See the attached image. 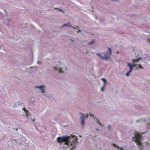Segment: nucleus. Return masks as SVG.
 I'll return each instance as SVG.
<instances>
[{"mask_svg": "<svg viewBox=\"0 0 150 150\" xmlns=\"http://www.w3.org/2000/svg\"><path fill=\"white\" fill-rule=\"evenodd\" d=\"M37 64H42V62L40 61H38L37 62Z\"/></svg>", "mask_w": 150, "mask_h": 150, "instance_id": "23", "label": "nucleus"}, {"mask_svg": "<svg viewBox=\"0 0 150 150\" xmlns=\"http://www.w3.org/2000/svg\"><path fill=\"white\" fill-rule=\"evenodd\" d=\"M145 133V132L141 133L138 132H135L134 133V136L132 138V140L136 143L140 150H142L143 148V146L141 142L142 134Z\"/></svg>", "mask_w": 150, "mask_h": 150, "instance_id": "2", "label": "nucleus"}, {"mask_svg": "<svg viewBox=\"0 0 150 150\" xmlns=\"http://www.w3.org/2000/svg\"><path fill=\"white\" fill-rule=\"evenodd\" d=\"M13 141H15V142L16 143L19 144L21 143L22 142L21 139H17L13 140Z\"/></svg>", "mask_w": 150, "mask_h": 150, "instance_id": "11", "label": "nucleus"}, {"mask_svg": "<svg viewBox=\"0 0 150 150\" xmlns=\"http://www.w3.org/2000/svg\"><path fill=\"white\" fill-rule=\"evenodd\" d=\"M146 146H148L149 145V144L148 142H146L145 143Z\"/></svg>", "mask_w": 150, "mask_h": 150, "instance_id": "24", "label": "nucleus"}, {"mask_svg": "<svg viewBox=\"0 0 150 150\" xmlns=\"http://www.w3.org/2000/svg\"><path fill=\"white\" fill-rule=\"evenodd\" d=\"M76 29L78 30V31H77H77H79V30H78L77 29Z\"/></svg>", "mask_w": 150, "mask_h": 150, "instance_id": "32", "label": "nucleus"}, {"mask_svg": "<svg viewBox=\"0 0 150 150\" xmlns=\"http://www.w3.org/2000/svg\"><path fill=\"white\" fill-rule=\"evenodd\" d=\"M23 110L25 112L27 118H30L31 120H33L34 122L35 121V119L34 118L32 119L31 118V114L29 111L26 110L25 108H23Z\"/></svg>", "mask_w": 150, "mask_h": 150, "instance_id": "9", "label": "nucleus"}, {"mask_svg": "<svg viewBox=\"0 0 150 150\" xmlns=\"http://www.w3.org/2000/svg\"><path fill=\"white\" fill-rule=\"evenodd\" d=\"M9 21H10L9 20H7V23H6V22H4V24H5L7 25L8 26V23H9Z\"/></svg>", "mask_w": 150, "mask_h": 150, "instance_id": "21", "label": "nucleus"}, {"mask_svg": "<svg viewBox=\"0 0 150 150\" xmlns=\"http://www.w3.org/2000/svg\"><path fill=\"white\" fill-rule=\"evenodd\" d=\"M54 9H58L59 11H62V12H64V11L63 10L61 9H60L59 8H55Z\"/></svg>", "mask_w": 150, "mask_h": 150, "instance_id": "22", "label": "nucleus"}, {"mask_svg": "<svg viewBox=\"0 0 150 150\" xmlns=\"http://www.w3.org/2000/svg\"><path fill=\"white\" fill-rule=\"evenodd\" d=\"M132 71H129L126 74V75L127 76H128L129 75V74Z\"/></svg>", "mask_w": 150, "mask_h": 150, "instance_id": "19", "label": "nucleus"}, {"mask_svg": "<svg viewBox=\"0 0 150 150\" xmlns=\"http://www.w3.org/2000/svg\"><path fill=\"white\" fill-rule=\"evenodd\" d=\"M2 47V46L1 45H0V49H1V48Z\"/></svg>", "mask_w": 150, "mask_h": 150, "instance_id": "29", "label": "nucleus"}, {"mask_svg": "<svg viewBox=\"0 0 150 150\" xmlns=\"http://www.w3.org/2000/svg\"><path fill=\"white\" fill-rule=\"evenodd\" d=\"M88 115H84L83 114H81V124L82 125V127L83 128L85 125V122L84 120L87 118L88 117Z\"/></svg>", "mask_w": 150, "mask_h": 150, "instance_id": "7", "label": "nucleus"}, {"mask_svg": "<svg viewBox=\"0 0 150 150\" xmlns=\"http://www.w3.org/2000/svg\"><path fill=\"white\" fill-rule=\"evenodd\" d=\"M140 60L139 58H136L133 59H132V64H131L129 63H128L127 65L129 68L130 70L129 71H132L133 70V67H136L137 64L136 63L139 62Z\"/></svg>", "mask_w": 150, "mask_h": 150, "instance_id": "6", "label": "nucleus"}, {"mask_svg": "<svg viewBox=\"0 0 150 150\" xmlns=\"http://www.w3.org/2000/svg\"><path fill=\"white\" fill-rule=\"evenodd\" d=\"M94 119L96 122L100 126L103 127H104V126L103 125L102 123L100 122V120L98 119L96 117H94Z\"/></svg>", "mask_w": 150, "mask_h": 150, "instance_id": "10", "label": "nucleus"}, {"mask_svg": "<svg viewBox=\"0 0 150 150\" xmlns=\"http://www.w3.org/2000/svg\"><path fill=\"white\" fill-rule=\"evenodd\" d=\"M147 41L150 44V38H149L147 39Z\"/></svg>", "mask_w": 150, "mask_h": 150, "instance_id": "25", "label": "nucleus"}, {"mask_svg": "<svg viewBox=\"0 0 150 150\" xmlns=\"http://www.w3.org/2000/svg\"><path fill=\"white\" fill-rule=\"evenodd\" d=\"M70 41H71V42H73V43H75V40L74 39H70Z\"/></svg>", "mask_w": 150, "mask_h": 150, "instance_id": "20", "label": "nucleus"}, {"mask_svg": "<svg viewBox=\"0 0 150 150\" xmlns=\"http://www.w3.org/2000/svg\"><path fill=\"white\" fill-rule=\"evenodd\" d=\"M23 104L21 103H20V102H18V103H16L15 104H14V106H15L16 107H18V106H19V105H23Z\"/></svg>", "mask_w": 150, "mask_h": 150, "instance_id": "13", "label": "nucleus"}, {"mask_svg": "<svg viewBox=\"0 0 150 150\" xmlns=\"http://www.w3.org/2000/svg\"><path fill=\"white\" fill-rule=\"evenodd\" d=\"M117 54H118V53H119V52H117Z\"/></svg>", "mask_w": 150, "mask_h": 150, "instance_id": "31", "label": "nucleus"}, {"mask_svg": "<svg viewBox=\"0 0 150 150\" xmlns=\"http://www.w3.org/2000/svg\"><path fill=\"white\" fill-rule=\"evenodd\" d=\"M78 140L76 137L72 135L60 137L57 138L58 142L62 145L61 148L62 150H66L67 148L70 150L74 149L76 147V143L78 142Z\"/></svg>", "mask_w": 150, "mask_h": 150, "instance_id": "1", "label": "nucleus"}, {"mask_svg": "<svg viewBox=\"0 0 150 150\" xmlns=\"http://www.w3.org/2000/svg\"><path fill=\"white\" fill-rule=\"evenodd\" d=\"M90 116L92 117H93V115H92L91 114H90Z\"/></svg>", "mask_w": 150, "mask_h": 150, "instance_id": "30", "label": "nucleus"}, {"mask_svg": "<svg viewBox=\"0 0 150 150\" xmlns=\"http://www.w3.org/2000/svg\"><path fill=\"white\" fill-rule=\"evenodd\" d=\"M110 53L108 52H103L102 53H97L96 55L99 57L101 59L105 61L109 60L110 58V56L112 53L111 49L109 47L108 48Z\"/></svg>", "mask_w": 150, "mask_h": 150, "instance_id": "4", "label": "nucleus"}, {"mask_svg": "<svg viewBox=\"0 0 150 150\" xmlns=\"http://www.w3.org/2000/svg\"><path fill=\"white\" fill-rule=\"evenodd\" d=\"M105 86H104L103 85V86L101 88L100 91L101 92H103L105 89Z\"/></svg>", "mask_w": 150, "mask_h": 150, "instance_id": "17", "label": "nucleus"}, {"mask_svg": "<svg viewBox=\"0 0 150 150\" xmlns=\"http://www.w3.org/2000/svg\"><path fill=\"white\" fill-rule=\"evenodd\" d=\"M112 127L110 125H109L107 127V129L109 131H111Z\"/></svg>", "mask_w": 150, "mask_h": 150, "instance_id": "15", "label": "nucleus"}, {"mask_svg": "<svg viewBox=\"0 0 150 150\" xmlns=\"http://www.w3.org/2000/svg\"><path fill=\"white\" fill-rule=\"evenodd\" d=\"M65 26H67L70 28H72L74 29H77L78 30H79V31H77V33H79L81 31L79 29V26H76V27H73L71 25L70 22H69L67 24H64L62 26V27H63Z\"/></svg>", "mask_w": 150, "mask_h": 150, "instance_id": "8", "label": "nucleus"}, {"mask_svg": "<svg viewBox=\"0 0 150 150\" xmlns=\"http://www.w3.org/2000/svg\"><path fill=\"white\" fill-rule=\"evenodd\" d=\"M113 2H117L118 1V0H112Z\"/></svg>", "mask_w": 150, "mask_h": 150, "instance_id": "26", "label": "nucleus"}, {"mask_svg": "<svg viewBox=\"0 0 150 150\" xmlns=\"http://www.w3.org/2000/svg\"><path fill=\"white\" fill-rule=\"evenodd\" d=\"M101 79L103 82V85L104 86H106V85L107 83V82L106 79L105 78H102Z\"/></svg>", "mask_w": 150, "mask_h": 150, "instance_id": "12", "label": "nucleus"}, {"mask_svg": "<svg viewBox=\"0 0 150 150\" xmlns=\"http://www.w3.org/2000/svg\"><path fill=\"white\" fill-rule=\"evenodd\" d=\"M52 69L59 73L64 74L67 71L66 66L61 62H58L56 65L52 67Z\"/></svg>", "mask_w": 150, "mask_h": 150, "instance_id": "3", "label": "nucleus"}, {"mask_svg": "<svg viewBox=\"0 0 150 150\" xmlns=\"http://www.w3.org/2000/svg\"><path fill=\"white\" fill-rule=\"evenodd\" d=\"M95 129L97 131H100V129H98L97 128H96Z\"/></svg>", "mask_w": 150, "mask_h": 150, "instance_id": "28", "label": "nucleus"}, {"mask_svg": "<svg viewBox=\"0 0 150 150\" xmlns=\"http://www.w3.org/2000/svg\"><path fill=\"white\" fill-rule=\"evenodd\" d=\"M46 86L45 84H42L40 86H35V88L39 90V91L44 96H46Z\"/></svg>", "mask_w": 150, "mask_h": 150, "instance_id": "5", "label": "nucleus"}, {"mask_svg": "<svg viewBox=\"0 0 150 150\" xmlns=\"http://www.w3.org/2000/svg\"><path fill=\"white\" fill-rule=\"evenodd\" d=\"M146 127L147 129H150V124L148 123L147 124H146Z\"/></svg>", "mask_w": 150, "mask_h": 150, "instance_id": "18", "label": "nucleus"}, {"mask_svg": "<svg viewBox=\"0 0 150 150\" xmlns=\"http://www.w3.org/2000/svg\"><path fill=\"white\" fill-rule=\"evenodd\" d=\"M136 69H138V68H139L140 69H143V68L140 64H139L137 65Z\"/></svg>", "mask_w": 150, "mask_h": 150, "instance_id": "16", "label": "nucleus"}, {"mask_svg": "<svg viewBox=\"0 0 150 150\" xmlns=\"http://www.w3.org/2000/svg\"><path fill=\"white\" fill-rule=\"evenodd\" d=\"M94 42H95L93 40L91 41L90 42H88L87 44L88 45H93L94 44Z\"/></svg>", "mask_w": 150, "mask_h": 150, "instance_id": "14", "label": "nucleus"}, {"mask_svg": "<svg viewBox=\"0 0 150 150\" xmlns=\"http://www.w3.org/2000/svg\"><path fill=\"white\" fill-rule=\"evenodd\" d=\"M36 68V67H30V69H31V68Z\"/></svg>", "mask_w": 150, "mask_h": 150, "instance_id": "27", "label": "nucleus"}]
</instances>
